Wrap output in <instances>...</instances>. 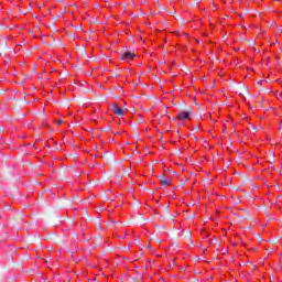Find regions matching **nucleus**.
I'll use <instances>...</instances> for the list:
<instances>
[{
	"label": "nucleus",
	"mask_w": 282,
	"mask_h": 282,
	"mask_svg": "<svg viewBox=\"0 0 282 282\" xmlns=\"http://www.w3.org/2000/svg\"><path fill=\"white\" fill-rule=\"evenodd\" d=\"M193 113V109L188 108L186 111L178 112V120H188Z\"/></svg>",
	"instance_id": "1"
},
{
	"label": "nucleus",
	"mask_w": 282,
	"mask_h": 282,
	"mask_svg": "<svg viewBox=\"0 0 282 282\" xmlns=\"http://www.w3.org/2000/svg\"><path fill=\"white\" fill-rule=\"evenodd\" d=\"M111 110L115 116H124V110L120 108L118 104H112Z\"/></svg>",
	"instance_id": "2"
},
{
	"label": "nucleus",
	"mask_w": 282,
	"mask_h": 282,
	"mask_svg": "<svg viewBox=\"0 0 282 282\" xmlns=\"http://www.w3.org/2000/svg\"><path fill=\"white\" fill-rule=\"evenodd\" d=\"M102 158L108 162V164H113L116 162V154L111 152H106Z\"/></svg>",
	"instance_id": "3"
},
{
	"label": "nucleus",
	"mask_w": 282,
	"mask_h": 282,
	"mask_svg": "<svg viewBox=\"0 0 282 282\" xmlns=\"http://www.w3.org/2000/svg\"><path fill=\"white\" fill-rule=\"evenodd\" d=\"M129 58L133 61L135 58V54H133L132 52H127L121 55V61H129Z\"/></svg>",
	"instance_id": "4"
},
{
	"label": "nucleus",
	"mask_w": 282,
	"mask_h": 282,
	"mask_svg": "<svg viewBox=\"0 0 282 282\" xmlns=\"http://www.w3.org/2000/svg\"><path fill=\"white\" fill-rule=\"evenodd\" d=\"M183 236H184L185 239H187V240L189 241V243H192V246H193V239H192L193 234H192L191 231H184V232H183Z\"/></svg>",
	"instance_id": "5"
},
{
	"label": "nucleus",
	"mask_w": 282,
	"mask_h": 282,
	"mask_svg": "<svg viewBox=\"0 0 282 282\" xmlns=\"http://www.w3.org/2000/svg\"><path fill=\"white\" fill-rule=\"evenodd\" d=\"M161 186H171V181H169V180H162V182H161Z\"/></svg>",
	"instance_id": "6"
},
{
	"label": "nucleus",
	"mask_w": 282,
	"mask_h": 282,
	"mask_svg": "<svg viewBox=\"0 0 282 282\" xmlns=\"http://www.w3.org/2000/svg\"><path fill=\"white\" fill-rule=\"evenodd\" d=\"M159 180H160V182L162 183V180H166V178H165V175L162 174L161 176H159Z\"/></svg>",
	"instance_id": "7"
},
{
	"label": "nucleus",
	"mask_w": 282,
	"mask_h": 282,
	"mask_svg": "<svg viewBox=\"0 0 282 282\" xmlns=\"http://www.w3.org/2000/svg\"><path fill=\"white\" fill-rule=\"evenodd\" d=\"M56 123L59 127V124H63V120H58Z\"/></svg>",
	"instance_id": "8"
},
{
	"label": "nucleus",
	"mask_w": 282,
	"mask_h": 282,
	"mask_svg": "<svg viewBox=\"0 0 282 282\" xmlns=\"http://www.w3.org/2000/svg\"><path fill=\"white\" fill-rule=\"evenodd\" d=\"M258 85L262 86L263 85V80H259Z\"/></svg>",
	"instance_id": "9"
},
{
	"label": "nucleus",
	"mask_w": 282,
	"mask_h": 282,
	"mask_svg": "<svg viewBox=\"0 0 282 282\" xmlns=\"http://www.w3.org/2000/svg\"><path fill=\"white\" fill-rule=\"evenodd\" d=\"M246 220V218L245 217H240V221H245Z\"/></svg>",
	"instance_id": "10"
},
{
	"label": "nucleus",
	"mask_w": 282,
	"mask_h": 282,
	"mask_svg": "<svg viewBox=\"0 0 282 282\" xmlns=\"http://www.w3.org/2000/svg\"><path fill=\"white\" fill-rule=\"evenodd\" d=\"M192 138L197 142V137L193 135Z\"/></svg>",
	"instance_id": "11"
},
{
	"label": "nucleus",
	"mask_w": 282,
	"mask_h": 282,
	"mask_svg": "<svg viewBox=\"0 0 282 282\" xmlns=\"http://www.w3.org/2000/svg\"><path fill=\"white\" fill-rule=\"evenodd\" d=\"M156 243H162V241H160V239H156Z\"/></svg>",
	"instance_id": "12"
},
{
	"label": "nucleus",
	"mask_w": 282,
	"mask_h": 282,
	"mask_svg": "<svg viewBox=\"0 0 282 282\" xmlns=\"http://www.w3.org/2000/svg\"><path fill=\"white\" fill-rule=\"evenodd\" d=\"M147 248H148V250H151V246H148Z\"/></svg>",
	"instance_id": "13"
},
{
	"label": "nucleus",
	"mask_w": 282,
	"mask_h": 282,
	"mask_svg": "<svg viewBox=\"0 0 282 282\" xmlns=\"http://www.w3.org/2000/svg\"><path fill=\"white\" fill-rule=\"evenodd\" d=\"M22 215H23V213L20 212V216H22Z\"/></svg>",
	"instance_id": "14"
},
{
	"label": "nucleus",
	"mask_w": 282,
	"mask_h": 282,
	"mask_svg": "<svg viewBox=\"0 0 282 282\" xmlns=\"http://www.w3.org/2000/svg\"><path fill=\"white\" fill-rule=\"evenodd\" d=\"M253 270H257V267H253Z\"/></svg>",
	"instance_id": "15"
},
{
	"label": "nucleus",
	"mask_w": 282,
	"mask_h": 282,
	"mask_svg": "<svg viewBox=\"0 0 282 282\" xmlns=\"http://www.w3.org/2000/svg\"><path fill=\"white\" fill-rule=\"evenodd\" d=\"M280 32H282V29H280Z\"/></svg>",
	"instance_id": "16"
}]
</instances>
